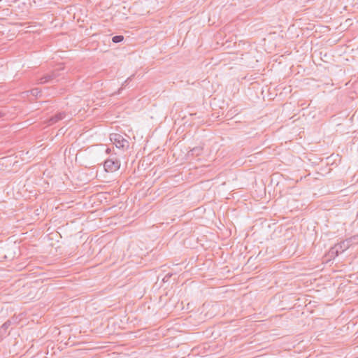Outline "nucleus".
<instances>
[{"label": "nucleus", "mask_w": 358, "mask_h": 358, "mask_svg": "<svg viewBox=\"0 0 358 358\" xmlns=\"http://www.w3.org/2000/svg\"><path fill=\"white\" fill-rule=\"evenodd\" d=\"M350 244L351 240L350 239L341 241L330 248L329 255L331 257H337L339 254L345 251L350 247Z\"/></svg>", "instance_id": "obj_1"}, {"label": "nucleus", "mask_w": 358, "mask_h": 358, "mask_svg": "<svg viewBox=\"0 0 358 358\" xmlns=\"http://www.w3.org/2000/svg\"><path fill=\"white\" fill-rule=\"evenodd\" d=\"M110 139L117 148L127 150L129 147V142L120 134H113L110 135Z\"/></svg>", "instance_id": "obj_2"}, {"label": "nucleus", "mask_w": 358, "mask_h": 358, "mask_svg": "<svg viewBox=\"0 0 358 358\" xmlns=\"http://www.w3.org/2000/svg\"><path fill=\"white\" fill-rule=\"evenodd\" d=\"M120 167V161L116 157H110L104 162V169L106 172H115Z\"/></svg>", "instance_id": "obj_3"}, {"label": "nucleus", "mask_w": 358, "mask_h": 358, "mask_svg": "<svg viewBox=\"0 0 358 358\" xmlns=\"http://www.w3.org/2000/svg\"><path fill=\"white\" fill-rule=\"evenodd\" d=\"M57 77V74L55 72L51 73H48L40 78L38 79V83L39 84H45L48 83H52L53 80H55Z\"/></svg>", "instance_id": "obj_4"}, {"label": "nucleus", "mask_w": 358, "mask_h": 358, "mask_svg": "<svg viewBox=\"0 0 358 358\" xmlns=\"http://www.w3.org/2000/svg\"><path fill=\"white\" fill-rule=\"evenodd\" d=\"M66 117V113L64 112H60L57 113L56 115L52 116L48 121V124H53L62 120H63Z\"/></svg>", "instance_id": "obj_5"}, {"label": "nucleus", "mask_w": 358, "mask_h": 358, "mask_svg": "<svg viewBox=\"0 0 358 358\" xmlns=\"http://www.w3.org/2000/svg\"><path fill=\"white\" fill-rule=\"evenodd\" d=\"M16 322H13L11 320H8L5 322L0 328V335L1 336H3L7 334V329Z\"/></svg>", "instance_id": "obj_6"}, {"label": "nucleus", "mask_w": 358, "mask_h": 358, "mask_svg": "<svg viewBox=\"0 0 358 358\" xmlns=\"http://www.w3.org/2000/svg\"><path fill=\"white\" fill-rule=\"evenodd\" d=\"M124 40V36L122 35H117L112 38V41L115 43H118Z\"/></svg>", "instance_id": "obj_7"}, {"label": "nucleus", "mask_w": 358, "mask_h": 358, "mask_svg": "<svg viewBox=\"0 0 358 358\" xmlns=\"http://www.w3.org/2000/svg\"><path fill=\"white\" fill-rule=\"evenodd\" d=\"M41 90L38 89V88H34V89H32L31 90V94L33 95V96H38V94L41 93Z\"/></svg>", "instance_id": "obj_8"}, {"label": "nucleus", "mask_w": 358, "mask_h": 358, "mask_svg": "<svg viewBox=\"0 0 358 358\" xmlns=\"http://www.w3.org/2000/svg\"><path fill=\"white\" fill-rule=\"evenodd\" d=\"M192 152L194 153H195L196 155H199L200 152H201V149L199 148H194L192 150Z\"/></svg>", "instance_id": "obj_9"}, {"label": "nucleus", "mask_w": 358, "mask_h": 358, "mask_svg": "<svg viewBox=\"0 0 358 358\" xmlns=\"http://www.w3.org/2000/svg\"><path fill=\"white\" fill-rule=\"evenodd\" d=\"M130 79H131V78H128L124 81V83L122 84V85H123V86H124V85H127V82H128V81H129V80H130Z\"/></svg>", "instance_id": "obj_10"}, {"label": "nucleus", "mask_w": 358, "mask_h": 358, "mask_svg": "<svg viewBox=\"0 0 358 358\" xmlns=\"http://www.w3.org/2000/svg\"><path fill=\"white\" fill-rule=\"evenodd\" d=\"M110 150L109 148H107V149H106V152L107 153H109V152H110Z\"/></svg>", "instance_id": "obj_11"}, {"label": "nucleus", "mask_w": 358, "mask_h": 358, "mask_svg": "<svg viewBox=\"0 0 358 358\" xmlns=\"http://www.w3.org/2000/svg\"><path fill=\"white\" fill-rule=\"evenodd\" d=\"M356 358H358V357H356Z\"/></svg>", "instance_id": "obj_12"}]
</instances>
